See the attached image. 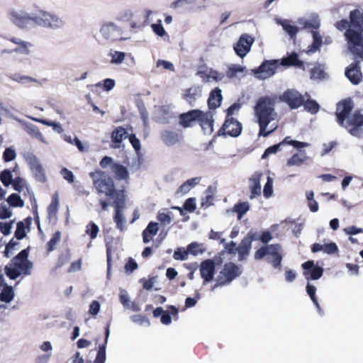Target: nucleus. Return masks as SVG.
Returning a JSON list of instances; mask_svg holds the SVG:
<instances>
[{"instance_id": "1", "label": "nucleus", "mask_w": 363, "mask_h": 363, "mask_svg": "<svg viewBox=\"0 0 363 363\" xmlns=\"http://www.w3.org/2000/svg\"><path fill=\"white\" fill-rule=\"evenodd\" d=\"M339 30L346 29L345 40L349 50L355 56L363 60V11L353 10L350 13V21L343 19L335 23Z\"/></svg>"}, {"instance_id": "2", "label": "nucleus", "mask_w": 363, "mask_h": 363, "mask_svg": "<svg viewBox=\"0 0 363 363\" xmlns=\"http://www.w3.org/2000/svg\"><path fill=\"white\" fill-rule=\"evenodd\" d=\"M276 97L263 96L259 97L254 106V115L259 125V135L267 137L278 128L275 122L278 113L275 110Z\"/></svg>"}, {"instance_id": "3", "label": "nucleus", "mask_w": 363, "mask_h": 363, "mask_svg": "<svg viewBox=\"0 0 363 363\" xmlns=\"http://www.w3.org/2000/svg\"><path fill=\"white\" fill-rule=\"evenodd\" d=\"M280 65L294 66L304 69L303 62L298 59L296 52H293L288 57L281 59V61L279 60H265L257 69H252V72L257 79H266L272 77Z\"/></svg>"}, {"instance_id": "4", "label": "nucleus", "mask_w": 363, "mask_h": 363, "mask_svg": "<svg viewBox=\"0 0 363 363\" xmlns=\"http://www.w3.org/2000/svg\"><path fill=\"white\" fill-rule=\"evenodd\" d=\"M28 252L22 250L6 266L5 273L11 279H16L21 275H30L33 267L32 262L28 259Z\"/></svg>"}, {"instance_id": "5", "label": "nucleus", "mask_w": 363, "mask_h": 363, "mask_svg": "<svg viewBox=\"0 0 363 363\" xmlns=\"http://www.w3.org/2000/svg\"><path fill=\"white\" fill-rule=\"evenodd\" d=\"M93 185L97 193L104 194L116 201V196L123 191H116L113 180L111 177L101 170H96L89 174Z\"/></svg>"}, {"instance_id": "6", "label": "nucleus", "mask_w": 363, "mask_h": 363, "mask_svg": "<svg viewBox=\"0 0 363 363\" xmlns=\"http://www.w3.org/2000/svg\"><path fill=\"white\" fill-rule=\"evenodd\" d=\"M264 258L266 262L275 269H281L283 252L281 247L278 245H268L258 249L255 254V259Z\"/></svg>"}, {"instance_id": "7", "label": "nucleus", "mask_w": 363, "mask_h": 363, "mask_svg": "<svg viewBox=\"0 0 363 363\" xmlns=\"http://www.w3.org/2000/svg\"><path fill=\"white\" fill-rule=\"evenodd\" d=\"M152 13V11L147 10L144 13H134L130 9L121 11L117 16V19L120 21H130V28L134 30H141L148 25L149 18Z\"/></svg>"}, {"instance_id": "8", "label": "nucleus", "mask_w": 363, "mask_h": 363, "mask_svg": "<svg viewBox=\"0 0 363 363\" xmlns=\"http://www.w3.org/2000/svg\"><path fill=\"white\" fill-rule=\"evenodd\" d=\"M34 23L52 30L60 29L65 26V21L62 18L43 10L34 13Z\"/></svg>"}, {"instance_id": "9", "label": "nucleus", "mask_w": 363, "mask_h": 363, "mask_svg": "<svg viewBox=\"0 0 363 363\" xmlns=\"http://www.w3.org/2000/svg\"><path fill=\"white\" fill-rule=\"evenodd\" d=\"M241 273V269L234 263L229 262L225 264L216 278V284L211 286V291H215L218 287L229 284Z\"/></svg>"}, {"instance_id": "10", "label": "nucleus", "mask_w": 363, "mask_h": 363, "mask_svg": "<svg viewBox=\"0 0 363 363\" xmlns=\"http://www.w3.org/2000/svg\"><path fill=\"white\" fill-rule=\"evenodd\" d=\"M7 18L11 23L21 29L28 28L34 23V13H29L23 9H9Z\"/></svg>"}, {"instance_id": "11", "label": "nucleus", "mask_w": 363, "mask_h": 363, "mask_svg": "<svg viewBox=\"0 0 363 363\" xmlns=\"http://www.w3.org/2000/svg\"><path fill=\"white\" fill-rule=\"evenodd\" d=\"M100 34L106 40L114 43L118 40L125 41L128 39L127 37H123V29L112 21H106L101 24Z\"/></svg>"}, {"instance_id": "12", "label": "nucleus", "mask_w": 363, "mask_h": 363, "mask_svg": "<svg viewBox=\"0 0 363 363\" xmlns=\"http://www.w3.org/2000/svg\"><path fill=\"white\" fill-rule=\"evenodd\" d=\"M254 42L255 38L252 35L244 33L241 35L238 42L234 44L233 50L238 56L243 58L250 52Z\"/></svg>"}, {"instance_id": "13", "label": "nucleus", "mask_w": 363, "mask_h": 363, "mask_svg": "<svg viewBox=\"0 0 363 363\" xmlns=\"http://www.w3.org/2000/svg\"><path fill=\"white\" fill-rule=\"evenodd\" d=\"M241 123L234 118H226L222 128L219 130L218 135H229L238 137L242 132Z\"/></svg>"}, {"instance_id": "14", "label": "nucleus", "mask_w": 363, "mask_h": 363, "mask_svg": "<svg viewBox=\"0 0 363 363\" xmlns=\"http://www.w3.org/2000/svg\"><path fill=\"white\" fill-rule=\"evenodd\" d=\"M279 99L287 104L291 109L297 108L303 104V96L296 90L288 89L279 96Z\"/></svg>"}, {"instance_id": "15", "label": "nucleus", "mask_w": 363, "mask_h": 363, "mask_svg": "<svg viewBox=\"0 0 363 363\" xmlns=\"http://www.w3.org/2000/svg\"><path fill=\"white\" fill-rule=\"evenodd\" d=\"M362 126L363 115L359 111H354L352 116L348 117L346 128L352 135L360 138L362 134Z\"/></svg>"}, {"instance_id": "16", "label": "nucleus", "mask_w": 363, "mask_h": 363, "mask_svg": "<svg viewBox=\"0 0 363 363\" xmlns=\"http://www.w3.org/2000/svg\"><path fill=\"white\" fill-rule=\"evenodd\" d=\"M125 192H120L117 194L116 201H113V206L115 207L114 221L116 226L121 231L124 230L125 218L123 216L122 211L125 206Z\"/></svg>"}, {"instance_id": "17", "label": "nucleus", "mask_w": 363, "mask_h": 363, "mask_svg": "<svg viewBox=\"0 0 363 363\" xmlns=\"http://www.w3.org/2000/svg\"><path fill=\"white\" fill-rule=\"evenodd\" d=\"M26 162L35 180L42 183L45 182L46 181L45 171L37 157L34 155H28Z\"/></svg>"}, {"instance_id": "18", "label": "nucleus", "mask_w": 363, "mask_h": 363, "mask_svg": "<svg viewBox=\"0 0 363 363\" xmlns=\"http://www.w3.org/2000/svg\"><path fill=\"white\" fill-rule=\"evenodd\" d=\"M13 118L19 123H21L23 129L26 130V132L32 138L40 141L41 143L45 145H49L48 140L45 138V137L43 135V134L40 132L39 128L35 125L26 122V121H23L16 117Z\"/></svg>"}, {"instance_id": "19", "label": "nucleus", "mask_w": 363, "mask_h": 363, "mask_svg": "<svg viewBox=\"0 0 363 363\" xmlns=\"http://www.w3.org/2000/svg\"><path fill=\"white\" fill-rule=\"evenodd\" d=\"M303 276L307 280H317L320 279L323 273V269L316 266L313 261L309 260L302 264Z\"/></svg>"}, {"instance_id": "20", "label": "nucleus", "mask_w": 363, "mask_h": 363, "mask_svg": "<svg viewBox=\"0 0 363 363\" xmlns=\"http://www.w3.org/2000/svg\"><path fill=\"white\" fill-rule=\"evenodd\" d=\"M215 273V262L211 259H206L201 262L200 266V274L203 279V284H206L213 279Z\"/></svg>"}, {"instance_id": "21", "label": "nucleus", "mask_w": 363, "mask_h": 363, "mask_svg": "<svg viewBox=\"0 0 363 363\" xmlns=\"http://www.w3.org/2000/svg\"><path fill=\"white\" fill-rule=\"evenodd\" d=\"M353 108L352 101L350 99L345 100L337 104L336 116L337 123L340 125H344L345 118L348 119L349 114Z\"/></svg>"}, {"instance_id": "22", "label": "nucleus", "mask_w": 363, "mask_h": 363, "mask_svg": "<svg viewBox=\"0 0 363 363\" xmlns=\"http://www.w3.org/2000/svg\"><path fill=\"white\" fill-rule=\"evenodd\" d=\"M198 123L201 127L203 133L210 135L213 132V118L211 111H201Z\"/></svg>"}, {"instance_id": "23", "label": "nucleus", "mask_w": 363, "mask_h": 363, "mask_svg": "<svg viewBox=\"0 0 363 363\" xmlns=\"http://www.w3.org/2000/svg\"><path fill=\"white\" fill-rule=\"evenodd\" d=\"M345 76L353 84H358L362 79L359 62L352 63L345 70Z\"/></svg>"}, {"instance_id": "24", "label": "nucleus", "mask_w": 363, "mask_h": 363, "mask_svg": "<svg viewBox=\"0 0 363 363\" xmlns=\"http://www.w3.org/2000/svg\"><path fill=\"white\" fill-rule=\"evenodd\" d=\"M201 112L200 110L194 109L181 114L179 116L181 125L188 128L192 126L194 122L198 123Z\"/></svg>"}, {"instance_id": "25", "label": "nucleus", "mask_w": 363, "mask_h": 363, "mask_svg": "<svg viewBox=\"0 0 363 363\" xmlns=\"http://www.w3.org/2000/svg\"><path fill=\"white\" fill-rule=\"evenodd\" d=\"M297 23L303 27V28H310L312 30H317L320 26V18L318 14L311 13L308 17L300 18Z\"/></svg>"}, {"instance_id": "26", "label": "nucleus", "mask_w": 363, "mask_h": 363, "mask_svg": "<svg viewBox=\"0 0 363 363\" xmlns=\"http://www.w3.org/2000/svg\"><path fill=\"white\" fill-rule=\"evenodd\" d=\"M262 176V174L261 172H255L250 179V199L261 194L260 179Z\"/></svg>"}, {"instance_id": "27", "label": "nucleus", "mask_w": 363, "mask_h": 363, "mask_svg": "<svg viewBox=\"0 0 363 363\" xmlns=\"http://www.w3.org/2000/svg\"><path fill=\"white\" fill-rule=\"evenodd\" d=\"M311 250L313 252L322 251L326 254L333 255L338 252V247L335 242L325 244L315 243L312 245Z\"/></svg>"}, {"instance_id": "28", "label": "nucleus", "mask_w": 363, "mask_h": 363, "mask_svg": "<svg viewBox=\"0 0 363 363\" xmlns=\"http://www.w3.org/2000/svg\"><path fill=\"white\" fill-rule=\"evenodd\" d=\"M311 33L313 38V42L306 50V52L308 55L315 53L317 51L320 50L323 43V37L321 36L318 31L311 30Z\"/></svg>"}, {"instance_id": "29", "label": "nucleus", "mask_w": 363, "mask_h": 363, "mask_svg": "<svg viewBox=\"0 0 363 363\" xmlns=\"http://www.w3.org/2000/svg\"><path fill=\"white\" fill-rule=\"evenodd\" d=\"M223 99L222 94H221V89L216 87L214 89H213L210 94L208 99V105L210 109H216L218 108L220 104Z\"/></svg>"}, {"instance_id": "30", "label": "nucleus", "mask_w": 363, "mask_h": 363, "mask_svg": "<svg viewBox=\"0 0 363 363\" xmlns=\"http://www.w3.org/2000/svg\"><path fill=\"white\" fill-rule=\"evenodd\" d=\"M255 239H257L255 237H252L251 238H246L242 240V242L238 247L239 260H243L248 256L251 249L252 240Z\"/></svg>"}, {"instance_id": "31", "label": "nucleus", "mask_w": 363, "mask_h": 363, "mask_svg": "<svg viewBox=\"0 0 363 363\" xmlns=\"http://www.w3.org/2000/svg\"><path fill=\"white\" fill-rule=\"evenodd\" d=\"M158 223L150 222L143 232V240L145 243L150 242L159 230Z\"/></svg>"}, {"instance_id": "32", "label": "nucleus", "mask_w": 363, "mask_h": 363, "mask_svg": "<svg viewBox=\"0 0 363 363\" xmlns=\"http://www.w3.org/2000/svg\"><path fill=\"white\" fill-rule=\"evenodd\" d=\"M201 179V177H194L186 180L179 187L176 194L182 196L187 194L192 188L199 184Z\"/></svg>"}, {"instance_id": "33", "label": "nucleus", "mask_w": 363, "mask_h": 363, "mask_svg": "<svg viewBox=\"0 0 363 363\" xmlns=\"http://www.w3.org/2000/svg\"><path fill=\"white\" fill-rule=\"evenodd\" d=\"M9 79H11L12 81L13 82H18V83H20V84H29V83H31V82H35V83H37L38 84H40L42 85L43 84V82H45L46 79H44L41 81L40 80H38L35 78H33L31 77H29V76H27V75H23V74H19V73H14V74H11L9 75Z\"/></svg>"}, {"instance_id": "34", "label": "nucleus", "mask_w": 363, "mask_h": 363, "mask_svg": "<svg viewBox=\"0 0 363 363\" xmlns=\"http://www.w3.org/2000/svg\"><path fill=\"white\" fill-rule=\"evenodd\" d=\"M111 172L114 177L118 180H126L129 178V173L125 167L123 165L116 163L111 166Z\"/></svg>"}, {"instance_id": "35", "label": "nucleus", "mask_w": 363, "mask_h": 363, "mask_svg": "<svg viewBox=\"0 0 363 363\" xmlns=\"http://www.w3.org/2000/svg\"><path fill=\"white\" fill-rule=\"evenodd\" d=\"M11 184L15 191L18 192H23L24 195H26V193H28L30 197L33 196V194L31 195L30 188L28 187L27 182L24 179L21 177H16L13 179Z\"/></svg>"}, {"instance_id": "36", "label": "nucleus", "mask_w": 363, "mask_h": 363, "mask_svg": "<svg viewBox=\"0 0 363 363\" xmlns=\"http://www.w3.org/2000/svg\"><path fill=\"white\" fill-rule=\"evenodd\" d=\"M109 325H107L105 331V342L99 345V350L94 363H105L106 361V347L109 337Z\"/></svg>"}, {"instance_id": "37", "label": "nucleus", "mask_w": 363, "mask_h": 363, "mask_svg": "<svg viewBox=\"0 0 363 363\" xmlns=\"http://www.w3.org/2000/svg\"><path fill=\"white\" fill-rule=\"evenodd\" d=\"M28 117L30 120H32L35 122L41 123L43 125H45L49 126V127H52V130L59 134L62 133L64 130L61 123L59 122L54 121H49V120L43 119V118H35L33 116H28Z\"/></svg>"}, {"instance_id": "38", "label": "nucleus", "mask_w": 363, "mask_h": 363, "mask_svg": "<svg viewBox=\"0 0 363 363\" xmlns=\"http://www.w3.org/2000/svg\"><path fill=\"white\" fill-rule=\"evenodd\" d=\"M277 23L282 26L285 32H286L291 38L296 35L298 28L292 24V21L287 19H278Z\"/></svg>"}, {"instance_id": "39", "label": "nucleus", "mask_w": 363, "mask_h": 363, "mask_svg": "<svg viewBox=\"0 0 363 363\" xmlns=\"http://www.w3.org/2000/svg\"><path fill=\"white\" fill-rule=\"evenodd\" d=\"M201 89L199 86L190 87L184 94L185 100L191 105L194 106L196 99L200 97Z\"/></svg>"}, {"instance_id": "40", "label": "nucleus", "mask_w": 363, "mask_h": 363, "mask_svg": "<svg viewBox=\"0 0 363 363\" xmlns=\"http://www.w3.org/2000/svg\"><path fill=\"white\" fill-rule=\"evenodd\" d=\"M10 40L18 46L17 48L13 50V52H21L25 55H28L29 53V49L32 46L31 43L22 40L18 38H11Z\"/></svg>"}, {"instance_id": "41", "label": "nucleus", "mask_w": 363, "mask_h": 363, "mask_svg": "<svg viewBox=\"0 0 363 363\" xmlns=\"http://www.w3.org/2000/svg\"><path fill=\"white\" fill-rule=\"evenodd\" d=\"M308 157L305 151H300L290 157L286 164L288 166H301L307 160Z\"/></svg>"}, {"instance_id": "42", "label": "nucleus", "mask_w": 363, "mask_h": 363, "mask_svg": "<svg viewBox=\"0 0 363 363\" xmlns=\"http://www.w3.org/2000/svg\"><path fill=\"white\" fill-rule=\"evenodd\" d=\"M15 296L12 286L5 285L0 293V301L5 303H11Z\"/></svg>"}, {"instance_id": "43", "label": "nucleus", "mask_w": 363, "mask_h": 363, "mask_svg": "<svg viewBox=\"0 0 363 363\" xmlns=\"http://www.w3.org/2000/svg\"><path fill=\"white\" fill-rule=\"evenodd\" d=\"M161 138L162 141L168 146L174 145L179 140L178 134L175 132L169 130L162 131L161 134Z\"/></svg>"}, {"instance_id": "44", "label": "nucleus", "mask_w": 363, "mask_h": 363, "mask_svg": "<svg viewBox=\"0 0 363 363\" xmlns=\"http://www.w3.org/2000/svg\"><path fill=\"white\" fill-rule=\"evenodd\" d=\"M306 292L308 295L310 296L311 301L315 304L318 313L320 315H323V311L320 308V306L318 301L317 297L315 296L316 287L311 284L308 283L306 286Z\"/></svg>"}, {"instance_id": "45", "label": "nucleus", "mask_w": 363, "mask_h": 363, "mask_svg": "<svg viewBox=\"0 0 363 363\" xmlns=\"http://www.w3.org/2000/svg\"><path fill=\"white\" fill-rule=\"evenodd\" d=\"M250 206L248 202H238L234 206L233 211L238 214V220H241L243 216L250 210Z\"/></svg>"}, {"instance_id": "46", "label": "nucleus", "mask_w": 363, "mask_h": 363, "mask_svg": "<svg viewBox=\"0 0 363 363\" xmlns=\"http://www.w3.org/2000/svg\"><path fill=\"white\" fill-rule=\"evenodd\" d=\"M245 70V67L237 64H232L228 66L225 75L228 79H232L236 77L238 74L244 72Z\"/></svg>"}, {"instance_id": "47", "label": "nucleus", "mask_w": 363, "mask_h": 363, "mask_svg": "<svg viewBox=\"0 0 363 363\" xmlns=\"http://www.w3.org/2000/svg\"><path fill=\"white\" fill-rule=\"evenodd\" d=\"M128 137V133L125 128L118 127L111 134V140L115 143H120Z\"/></svg>"}, {"instance_id": "48", "label": "nucleus", "mask_w": 363, "mask_h": 363, "mask_svg": "<svg viewBox=\"0 0 363 363\" xmlns=\"http://www.w3.org/2000/svg\"><path fill=\"white\" fill-rule=\"evenodd\" d=\"M59 206V199L57 194L52 196V202L48 208V213L50 219L56 216Z\"/></svg>"}, {"instance_id": "49", "label": "nucleus", "mask_w": 363, "mask_h": 363, "mask_svg": "<svg viewBox=\"0 0 363 363\" xmlns=\"http://www.w3.org/2000/svg\"><path fill=\"white\" fill-rule=\"evenodd\" d=\"M196 74L202 79L203 82H211V68L208 67H201L196 73Z\"/></svg>"}, {"instance_id": "50", "label": "nucleus", "mask_w": 363, "mask_h": 363, "mask_svg": "<svg viewBox=\"0 0 363 363\" xmlns=\"http://www.w3.org/2000/svg\"><path fill=\"white\" fill-rule=\"evenodd\" d=\"M99 232V226L93 221L89 222L86 226L85 233L89 235L91 240H94Z\"/></svg>"}, {"instance_id": "51", "label": "nucleus", "mask_w": 363, "mask_h": 363, "mask_svg": "<svg viewBox=\"0 0 363 363\" xmlns=\"http://www.w3.org/2000/svg\"><path fill=\"white\" fill-rule=\"evenodd\" d=\"M111 63L121 65L125 60V53L120 51H112L110 52Z\"/></svg>"}, {"instance_id": "52", "label": "nucleus", "mask_w": 363, "mask_h": 363, "mask_svg": "<svg viewBox=\"0 0 363 363\" xmlns=\"http://www.w3.org/2000/svg\"><path fill=\"white\" fill-rule=\"evenodd\" d=\"M9 204L13 207H23L24 206L23 201L17 194H11L7 199Z\"/></svg>"}, {"instance_id": "53", "label": "nucleus", "mask_w": 363, "mask_h": 363, "mask_svg": "<svg viewBox=\"0 0 363 363\" xmlns=\"http://www.w3.org/2000/svg\"><path fill=\"white\" fill-rule=\"evenodd\" d=\"M213 195L212 188L209 186L206 192V196L201 199V206L208 208L213 205Z\"/></svg>"}, {"instance_id": "54", "label": "nucleus", "mask_w": 363, "mask_h": 363, "mask_svg": "<svg viewBox=\"0 0 363 363\" xmlns=\"http://www.w3.org/2000/svg\"><path fill=\"white\" fill-rule=\"evenodd\" d=\"M13 176L9 169H4L0 174V180L2 184L8 187L13 182Z\"/></svg>"}, {"instance_id": "55", "label": "nucleus", "mask_w": 363, "mask_h": 363, "mask_svg": "<svg viewBox=\"0 0 363 363\" xmlns=\"http://www.w3.org/2000/svg\"><path fill=\"white\" fill-rule=\"evenodd\" d=\"M115 81L112 79H106L102 82H99L96 84V86L102 88L104 91H109L115 86Z\"/></svg>"}, {"instance_id": "56", "label": "nucleus", "mask_w": 363, "mask_h": 363, "mask_svg": "<svg viewBox=\"0 0 363 363\" xmlns=\"http://www.w3.org/2000/svg\"><path fill=\"white\" fill-rule=\"evenodd\" d=\"M61 239V233L60 231H57L52 235V238L48 242V251L52 252L56 248L57 244L60 242Z\"/></svg>"}, {"instance_id": "57", "label": "nucleus", "mask_w": 363, "mask_h": 363, "mask_svg": "<svg viewBox=\"0 0 363 363\" xmlns=\"http://www.w3.org/2000/svg\"><path fill=\"white\" fill-rule=\"evenodd\" d=\"M273 194V179L269 176L267 177V181L264 186L263 195L266 199L270 198Z\"/></svg>"}, {"instance_id": "58", "label": "nucleus", "mask_w": 363, "mask_h": 363, "mask_svg": "<svg viewBox=\"0 0 363 363\" xmlns=\"http://www.w3.org/2000/svg\"><path fill=\"white\" fill-rule=\"evenodd\" d=\"M311 78L313 79H322L325 78V72L320 65L315 67L311 71Z\"/></svg>"}, {"instance_id": "59", "label": "nucleus", "mask_w": 363, "mask_h": 363, "mask_svg": "<svg viewBox=\"0 0 363 363\" xmlns=\"http://www.w3.org/2000/svg\"><path fill=\"white\" fill-rule=\"evenodd\" d=\"M194 0H176L170 4V8L173 9H183L187 5L194 4Z\"/></svg>"}, {"instance_id": "60", "label": "nucleus", "mask_w": 363, "mask_h": 363, "mask_svg": "<svg viewBox=\"0 0 363 363\" xmlns=\"http://www.w3.org/2000/svg\"><path fill=\"white\" fill-rule=\"evenodd\" d=\"M303 105L305 109L311 113H316L319 110L318 104L313 100H307Z\"/></svg>"}, {"instance_id": "61", "label": "nucleus", "mask_w": 363, "mask_h": 363, "mask_svg": "<svg viewBox=\"0 0 363 363\" xmlns=\"http://www.w3.org/2000/svg\"><path fill=\"white\" fill-rule=\"evenodd\" d=\"M26 235V226L23 222L17 223L16 230L15 231V237L17 240H21Z\"/></svg>"}, {"instance_id": "62", "label": "nucleus", "mask_w": 363, "mask_h": 363, "mask_svg": "<svg viewBox=\"0 0 363 363\" xmlns=\"http://www.w3.org/2000/svg\"><path fill=\"white\" fill-rule=\"evenodd\" d=\"M16 157V153L13 147H7L3 153V158L5 162H11Z\"/></svg>"}, {"instance_id": "63", "label": "nucleus", "mask_w": 363, "mask_h": 363, "mask_svg": "<svg viewBox=\"0 0 363 363\" xmlns=\"http://www.w3.org/2000/svg\"><path fill=\"white\" fill-rule=\"evenodd\" d=\"M189 254L188 250H185L183 248H177L174 251L173 257L176 260H186Z\"/></svg>"}, {"instance_id": "64", "label": "nucleus", "mask_w": 363, "mask_h": 363, "mask_svg": "<svg viewBox=\"0 0 363 363\" xmlns=\"http://www.w3.org/2000/svg\"><path fill=\"white\" fill-rule=\"evenodd\" d=\"M211 77L212 82H225L227 78L224 73L220 72L213 68H211Z\"/></svg>"}]
</instances>
